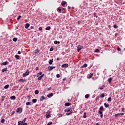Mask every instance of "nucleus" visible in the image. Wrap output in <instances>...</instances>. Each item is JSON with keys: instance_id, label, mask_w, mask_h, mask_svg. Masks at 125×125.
I'll return each mask as SVG.
<instances>
[{"instance_id": "4", "label": "nucleus", "mask_w": 125, "mask_h": 125, "mask_svg": "<svg viewBox=\"0 0 125 125\" xmlns=\"http://www.w3.org/2000/svg\"><path fill=\"white\" fill-rule=\"evenodd\" d=\"M56 67L55 66H48V70L50 71H52V70H53V69H55Z\"/></svg>"}, {"instance_id": "30", "label": "nucleus", "mask_w": 125, "mask_h": 125, "mask_svg": "<svg viewBox=\"0 0 125 125\" xmlns=\"http://www.w3.org/2000/svg\"><path fill=\"white\" fill-rule=\"evenodd\" d=\"M5 96H2V97H1V101L2 102L4 101V99H5Z\"/></svg>"}, {"instance_id": "60", "label": "nucleus", "mask_w": 125, "mask_h": 125, "mask_svg": "<svg viewBox=\"0 0 125 125\" xmlns=\"http://www.w3.org/2000/svg\"><path fill=\"white\" fill-rule=\"evenodd\" d=\"M30 28H31V29H34V26H31V27H30Z\"/></svg>"}, {"instance_id": "12", "label": "nucleus", "mask_w": 125, "mask_h": 125, "mask_svg": "<svg viewBox=\"0 0 125 125\" xmlns=\"http://www.w3.org/2000/svg\"><path fill=\"white\" fill-rule=\"evenodd\" d=\"M104 106L105 108H108V107H110V104H106V103H104Z\"/></svg>"}, {"instance_id": "29", "label": "nucleus", "mask_w": 125, "mask_h": 125, "mask_svg": "<svg viewBox=\"0 0 125 125\" xmlns=\"http://www.w3.org/2000/svg\"><path fill=\"white\" fill-rule=\"evenodd\" d=\"M35 53L36 54H38V53H40V50L39 49H36L35 50Z\"/></svg>"}, {"instance_id": "5", "label": "nucleus", "mask_w": 125, "mask_h": 125, "mask_svg": "<svg viewBox=\"0 0 125 125\" xmlns=\"http://www.w3.org/2000/svg\"><path fill=\"white\" fill-rule=\"evenodd\" d=\"M62 68H68L69 67V64L68 63H64L62 65Z\"/></svg>"}, {"instance_id": "23", "label": "nucleus", "mask_w": 125, "mask_h": 125, "mask_svg": "<svg viewBox=\"0 0 125 125\" xmlns=\"http://www.w3.org/2000/svg\"><path fill=\"white\" fill-rule=\"evenodd\" d=\"M50 29H51V27H50V26H47V27L45 28V30L46 31H49Z\"/></svg>"}, {"instance_id": "18", "label": "nucleus", "mask_w": 125, "mask_h": 125, "mask_svg": "<svg viewBox=\"0 0 125 125\" xmlns=\"http://www.w3.org/2000/svg\"><path fill=\"white\" fill-rule=\"evenodd\" d=\"M92 76H93V74L90 73L88 76V79H90V78H92Z\"/></svg>"}, {"instance_id": "55", "label": "nucleus", "mask_w": 125, "mask_h": 125, "mask_svg": "<svg viewBox=\"0 0 125 125\" xmlns=\"http://www.w3.org/2000/svg\"><path fill=\"white\" fill-rule=\"evenodd\" d=\"M122 111L124 112H125V108H122Z\"/></svg>"}, {"instance_id": "1", "label": "nucleus", "mask_w": 125, "mask_h": 125, "mask_svg": "<svg viewBox=\"0 0 125 125\" xmlns=\"http://www.w3.org/2000/svg\"><path fill=\"white\" fill-rule=\"evenodd\" d=\"M28 71H29V70H27L26 72H25L23 74L22 76L23 77V78L27 77V76H28L29 75V74H30V72H29Z\"/></svg>"}, {"instance_id": "52", "label": "nucleus", "mask_w": 125, "mask_h": 125, "mask_svg": "<svg viewBox=\"0 0 125 125\" xmlns=\"http://www.w3.org/2000/svg\"><path fill=\"white\" fill-rule=\"evenodd\" d=\"M28 125V124H27L26 123H22L21 124V125Z\"/></svg>"}, {"instance_id": "42", "label": "nucleus", "mask_w": 125, "mask_h": 125, "mask_svg": "<svg viewBox=\"0 0 125 125\" xmlns=\"http://www.w3.org/2000/svg\"><path fill=\"white\" fill-rule=\"evenodd\" d=\"M35 94H38L39 93V90H35Z\"/></svg>"}, {"instance_id": "40", "label": "nucleus", "mask_w": 125, "mask_h": 125, "mask_svg": "<svg viewBox=\"0 0 125 125\" xmlns=\"http://www.w3.org/2000/svg\"><path fill=\"white\" fill-rule=\"evenodd\" d=\"M104 87H105V85H102V86L100 87V89L102 90L103 88H104Z\"/></svg>"}, {"instance_id": "45", "label": "nucleus", "mask_w": 125, "mask_h": 125, "mask_svg": "<svg viewBox=\"0 0 125 125\" xmlns=\"http://www.w3.org/2000/svg\"><path fill=\"white\" fill-rule=\"evenodd\" d=\"M56 77H57V78H60V74H57Z\"/></svg>"}, {"instance_id": "64", "label": "nucleus", "mask_w": 125, "mask_h": 125, "mask_svg": "<svg viewBox=\"0 0 125 125\" xmlns=\"http://www.w3.org/2000/svg\"><path fill=\"white\" fill-rule=\"evenodd\" d=\"M95 125H99V124L96 123Z\"/></svg>"}, {"instance_id": "33", "label": "nucleus", "mask_w": 125, "mask_h": 125, "mask_svg": "<svg viewBox=\"0 0 125 125\" xmlns=\"http://www.w3.org/2000/svg\"><path fill=\"white\" fill-rule=\"evenodd\" d=\"M83 118H84V119H85V118H86V112H84L83 113Z\"/></svg>"}, {"instance_id": "11", "label": "nucleus", "mask_w": 125, "mask_h": 125, "mask_svg": "<svg viewBox=\"0 0 125 125\" xmlns=\"http://www.w3.org/2000/svg\"><path fill=\"white\" fill-rule=\"evenodd\" d=\"M30 27V24L28 23H27L25 25V29H28Z\"/></svg>"}, {"instance_id": "57", "label": "nucleus", "mask_w": 125, "mask_h": 125, "mask_svg": "<svg viewBox=\"0 0 125 125\" xmlns=\"http://www.w3.org/2000/svg\"><path fill=\"white\" fill-rule=\"evenodd\" d=\"M18 54H21V51H19L18 52Z\"/></svg>"}, {"instance_id": "49", "label": "nucleus", "mask_w": 125, "mask_h": 125, "mask_svg": "<svg viewBox=\"0 0 125 125\" xmlns=\"http://www.w3.org/2000/svg\"><path fill=\"white\" fill-rule=\"evenodd\" d=\"M26 120H27V118H25L23 120L22 122H24V123H25V122H26Z\"/></svg>"}, {"instance_id": "39", "label": "nucleus", "mask_w": 125, "mask_h": 125, "mask_svg": "<svg viewBox=\"0 0 125 125\" xmlns=\"http://www.w3.org/2000/svg\"><path fill=\"white\" fill-rule=\"evenodd\" d=\"M4 122H5V120H4V119H3L1 120V123L2 124H3V123H4Z\"/></svg>"}, {"instance_id": "43", "label": "nucleus", "mask_w": 125, "mask_h": 125, "mask_svg": "<svg viewBox=\"0 0 125 125\" xmlns=\"http://www.w3.org/2000/svg\"><path fill=\"white\" fill-rule=\"evenodd\" d=\"M30 104H31V103L30 102H27L26 103V105H27V106L30 105Z\"/></svg>"}, {"instance_id": "35", "label": "nucleus", "mask_w": 125, "mask_h": 125, "mask_svg": "<svg viewBox=\"0 0 125 125\" xmlns=\"http://www.w3.org/2000/svg\"><path fill=\"white\" fill-rule=\"evenodd\" d=\"M100 97H102V98H104V97H105V94H102L100 95Z\"/></svg>"}, {"instance_id": "3", "label": "nucleus", "mask_w": 125, "mask_h": 125, "mask_svg": "<svg viewBox=\"0 0 125 125\" xmlns=\"http://www.w3.org/2000/svg\"><path fill=\"white\" fill-rule=\"evenodd\" d=\"M50 117V111L48 110L46 113V118L47 119H49V117Z\"/></svg>"}, {"instance_id": "50", "label": "nucleus", "mask_w": 125, "mask_h": 125, "mask_svg": "<svg viewBox=\"0 0 125 125\" xmlns=\"http://www.w3.org/2000/svg\"><path fill=\"white\" fill-rule=\"evenodd\" d=\"M50 51H53V47H51L50 49Z\"/></svg>"}, {"instance_id": "56", "label": "nucleus", "mask_w": 125, "mask_h": 125, "mask_svg": "<svg viewBox=\"0 0 125 125\" xmlns=\"http://www.w3.org/2000/svg\"><path fill=\"white\" fill-rule=\"evenodd\" d=\"M68 109H65L64 110V112H65V113H68Z\"/></svg>"}, {"instance_id": "2", "label": "nucleus", "mask_w": 125, "mask_h": 125, "mask_svg": "<svg viewBox=\"0 0 125 125\" xmlns=\"http://www.w3.org/2000/svg\"><path fill=\"white\" fill-rule=\"evenodd\" d=\"M83 46H81V45H78L77 47V51L78 52H80V51H81V50H82V49L83 48Z\"/></svg>"}, {"instance_id": "22", "label": "nucleus", "mask_w": 125, "mask_h": 125, "mask_svg": "<svg viewBox=\"0 0 125 125\" xmlns=\"http://www.w3.org/2000/svg\"><path fill=\"white\" fill-rule=\"evenodd\" d=\"M42 73V72H39V73H38L36 75V77H37L38 78H39L40 76H41Z\"/></svg>"}, {"instance_id": "20", "label": "nucleus", "mask_w": 125, "mask_h": 125, "mask_svg": "<svg viewBox=\"0 0 125 125\" xmlns=\"http://www.w3.org/2000/svg\"><path fill=\"white\" fill-rule=\"evenodd\" d=\"M52 63H53V59H52V60H50L49 62V63L50 65H51Z\"/></svg>"}, {"instance_id": "14", "label": "nucleus", "mask_w": 125, "mask_h": 125, "mask_svg": "<svg viewBox=\"0 0 125 125\" xmlns=\"http://www.w3.org/2000/svg\"><path fill=\"white\" fill-rule=\"evenodd\" d=\"M19 82H20V83H23V82H26V80L25 79H21L19 80Z\"/></svg>"}, {"instance_id": "9", "label": "nucleus", "mask_w": 125, "mask_h": 125, "mask_svg": "<svg viewBox=\"0 0 125 125\" xmlns=\"http://www.w3.org/2000/svg\"><path fill=\"white\" fill-rule=\"evenodd\" d=\"M98 114H99V115H101V118H103V112L101 111V110L98 111Z\"/></svg>"}, {"instance_id": "17", "label": "nucleus", "mask_w": 125, "mask_h": 125, "mask_svg": "<svg viewBox=\"0 0 125 125\" xmlns=\"http://www.w3.org/2000/svg\"><path fill=\"white\" fill-rule=\"evenodd\" d=\"M7 71V67H6L2 69V73H4V72H6Z\"/></svg>"}, {"instance_id": "26", "label": "nucleus", "mask_w": 125, "mask_h": 125, "mask_svg": "<svg viewBox=\"0 0 125 125\" xmlns=\"http://www.w3.org/2000/svg\"><path fill=\"white\" fill-rule=\"evenodd\" d=\"M65 4H66V2L62 1L61 3V5H62V6H64Z\"/></svg>"}, {"instance_id": "21", "label": "nucleus", "mask_w": 125, "mask_h": 125, "mask_svg": "<svg viewBox=\"0 0 125 125\" xmlns=\"http://www.w3.org/2000/svg\"><path fill=\"white\" fill-rule=\"evenodd\" d=\"M7 63H8V62H4L1 63V65H4V66H5L6 65H7Z\"/></svg>"}, {"instance_id": "7", "label": "nucleus", "mask_w": 125, "mask_h": 125, "mask_svg": "<svg viewBox=\"0 0 125 125\" xmlns=\"http://www.w3.org/2000/svg\"><path fill=\"white\" fill-rule=\"evenodd\" d=\"M73 112H72V110H70V109L67 110V113H66L67 116H69V115H71Z\"/></svg>"}, {"instance_id": "46", "label": "nucleus", "mask_w": 125, "mask_h": 125, "mask_svg": "<svg viewBox=\"0 0 125 125\" xmlns=\"http://www.w3.org/2000/svg\"><path fill=\"white\" fill-rule=\"evenodd\" d=\"M95 52H99V49H96L95 50Z\"/></svg>"}, {"instance_id": "27", "label": "nucleus", "mask_w": 125, "mask_h": 125, "mask_svg": "<svg viewBox=\"0 0 125 125\" xmlns=\"http://www.w3.org/2000/svg\"><path fill=\"white\" fill-rule=\"evenodd\" d=\"M8 87H9V85L8 84H7L4 86V88H5V89H7Z\"/></svg>"}, {"instance_id": "38", "label": "nucleus", "mask_w": 125, "mask_h": 125, "mask_svg": "<svg viewBox=\"0 0 125 125\" xmlns=\"http://www.w3.org/2000/svg\"><path fill=\"white\" fill-rule=\"evenodd\" d=\"M88 97H89V94H86L85 95V98H88Z\"/></svg>"}, {"instance_id": "63", "label": "nucleus", "mask_w": 125, "mask_h": 125, "mask_svg": "<svg viewBox=\"0 0 125 125\" xmlns=\"http://www.w3.org/2000/svg\"><path fill=\"white\" fill-rule=\"evenodd\" d=\"M59 117H62V114H60Z\"/></svg>"}, {"instance_id": "53", "label": "nucleus", "mask_w": 125, "mask_h": 125, "mask_svg": "<svg viewBox=\"0 0 125 125\" xmlns=\"http://www.w3.org/2000/svg\"><path fill=\"white\" fill-rule=\"evenodd\" d=\"M58 11H59L60 12H61V10L59 8L57 9Z\"/></svg>"}, {"instance_id": "62", "label": "nucleus", "mask_w": 125, "mask_h": 125, "mask_svg": "<svg viewBox=\"0 0 125 125\" xmlns=\"http://www.w3.org/2000/svg\"><path fill=\"white\" fill-rule=\"evenodd\" d=\"M78 24H81V21H78Z\"/></svg>"}, {"instance_id": "13", "label": "nucleus", "mask_w": 125, "mask_h": 125, "mask_svg": "<svg viewBox=\"0 0 125 125\" xmlns=\"http://www.w3.org/2000/svg\"><path fill=\"white\" fill-rule=\"evenodd\" d=\"M44 99H45V97H44V96H42L40 98V100L41 101H43V100H44Z\"/></svg>"}, {"instance_id": "44", "label": "nucleus", "mask_w": 125, "mask_h": 125, "mask_svg": "<svg viewBox=\"0 0 125 125\" xmlns=\"http://www.w3.org/2000/svg\"><path fill=\"white\" fill-rule=\"evenodd\" d=\"M20 18H21V16H19V17L17 18V20L19 21L20 20Z\"/></svg>"}, {"instance_id": "37", "label": "nucleus", "mask_w": 125, "mask_h": 125, "mask_svg": "<svg viewBox=\"0 0 125 125\" xmlns=\"http://www.w3.org/2000/svg\"><path fill=\"white\" fill-rule=\"evenodd\" d=\"M113 28H114V29H118V26H117V25L114 24L113 25Z\"/></svg>"}, {"instance_id": "58", "label": "nucleus", "mask_w": 125, "mask_h": 125, "mask_svg": "<svg viewBox=\"0 0 125 125\" xmlns=\"http://www.w3.org/2000/svg\"><path fill=\"white\" fill-rule=\"evenodd\" d=\"M36 70H39V67H36Z\"/></svg>"}, {"instance_id": "8", "label": "nucleus", "mask_w": 125, "mask_h": 125, "mask_svg": "<svg viewBox=\"0 0 125 125\" xmlns=\"http://www.w3.org/2000/svg\"><path fill=\"white\" fill-rule=\"evenodd\" d=\"M125 115V113H120L115 114V117H119V116H124Z\"/></svg>"}, {"instance_id": "25", "label": "nucleus", "mask_w": 125, "mask_h": 125, "mask_svg": "<svg viewBox=\"0 0 125 125\" xmlns=\"http://www.w3.org/2000/svg\"><path fill=\"white\" fill-rule=\"evenodd\" d=\"M112 80H113V78L112 77L109 78L108 79V83H111V82H112Z\"/></svg>"}, {"instance_id": "48", "label": "nucleus", "mask_w": 125, "mask_h": 125, "mask_svg": "<svg viewBox=\"0 0 125 125\" xmlns=\"http://www.w3.org/2000/svg\"><path fill=\"white\" fill-rule=\"evenodd\" d=\"M39 30L40 31H42V27H40L39 28Z\"/></svg>"}, {"instance_id": "47", "label": "nucleus", "mask_w": 125, "mask_h": 125, "mask_svg": "<svg viewBox=\"0 0 125 125\" xmlns=\"http://www.w3.org/2000/svg\"><path fill=\"white\" fill-rule=\"evenodd\" d=\"M54 43L55 44H57V43H58V41H54Z\"/></svg>"}, {"instance_id": "24", "label": "nucleus", "mask_w": 125, "mask_h": 125, "mask_svg": "<svg viewBox=\"0 0 125 125\" xmlns=\"http://www.w3.org/2000/svg\"><path fill=\"white\" fill-rule=\"evenodd\" d=\"M65 106H70L71 105V103H66L64 104Z\"/></svg>"}, {"instance_id": "16", "label": "nucleus", "mask_w": 125, "mask_h": 125, "mask_svg": "<svg viewBox=\"0 0 125 125\" xmlns=\"http://www.w3.org/2000/svg\"><path fill=\"white\" fill-rule=\"evenodd\" d=\"M86 67H87V64L84 63L81 66V68H86Z\"/></svg>"}, {"instance_id": "36", "label": "nucleus", "mask_w": 125, "mask_h": 125, "mask_svg": "<svg viewBox=\"0 0 125 125\" xmlns=\"http://www.w3.org/2000/svg\"><path fill=\"white\" fill-rule=\"evenodd\" d=\"M32 102L33 103H36L37 102V99H34L33 100H32Z\"/></svg>"}, {"instance_id": "51", "label": "nucleus", "mask_w": 125, "mask_h": 125, "mask_svg": "<svg viewBox=\"0 0 125 125\" xmlns=\"http://www.w3.org/2000/svg\"><path fill=\"white\" fill-rule=\"evenodd\" d=\"M52 125V122L48 123L47 125Z\"/></svg>"}, {"instance_id": "10", "label": "nucleus", "mask_w": 125, "mask_h": 125, "mask_svg": "<svg viewBox=\"0 0 125 125\" xmlns=\"http://www.w3.org/2000/svg\"><path fill=\"white\" fill-rule=\"evenodd\" d=\"M52 96H53V93H51L47 95L48 98H50V97H52Z\"/></svg>"}, {"instance_id": "54", "label": "nucleus", "mask_w": 125, "mask_h": 125, "mask_svg": "<svg viewBox=\"0 0 125 125\" xmlns=\"http://www.w3.org/2000/svg\"><path fill=\"white\" fill-rule=\"evenodd\" d=\"M117 50H118V51H121V48L118 47V49H117Z\"/></svg>"}, {"instance_id": "32", "label": "nucleus", "mask_w": 125, "mask_h": 125, "mask_svg": "<svg viewBox=\"0 0 125 125\" xmlns=\"http://www.w3.org/2000/svg\"><path fill=\"white\" fill-rule=\"evenodd\" d=\"M22 124H23V121L18 122V125H22Z\"/></svg>"}, {"instance_id": "6", "label": "nucleus", "mask_w": 125, "mask_h": 125, "mask_svg": "<svg viewBox=\"0 0 125 125\" xmlns=\"http://www.w3.org/2000/svg\"><path fill=\"white\" fill-rule=\"evenodd\" d=\"M16 112L17 113H19L20 114H21V113H22V109H21V108L19 107L17 108Z\"/></svg>"}, {"instance_id": "61", "label": "nucleus", "mask_w": 125, "mask_h": 125, "mask_svg": "<svg viewBox=\"0 0 125 125\" xmlns=\"http://www.w3.org/2000/svg\"><path fill=\"white\" fill-rule=\"evenodd\" d=\"M94 17H96L97 18L98 17V16H95V15H94Z\"/></svg>"}, {"instance_id": "41", "label": "nucleus", "mask_w": 125, "mask_h": 125, "mask_svg": "<svg viewBox=\"0 0 125 125\" xmlns=\"http://www.w3.org/2000/svg\"><path fill=\"white\" fill-rule=\"evenodd\" d=\"M13 42H17V38H15L13 39Z\"/></svg>"}, {"instance_id": "19", "label": "nucleus", "mask_w": 125, "mask_h": 125, "mask_svg": "<svg viewBox=\"0 0 125 125\" xmlns=\"http://www.w3.org/2000/svg\"><path fill=\"white\" fill-rule=\"evenodd\" d=\"M15 57L16 59H18V60H20V56H19V55H16L15 56Z\"/></svg>"}, {"instance_id": "31", "label": "nucleus", "mask_w": 125, "mask_h": 125, "mask_svg": "<svg viewBox=\"0 0 125 125\" xmlns=\"http://www.w3.org/2000/svg\"><path fill=\"white\" fill-rule=\"evenodd\" d=\"M107 101L108 102H111V101H112V98L111 97L108 98L107 99Z\"/></svg>"}, {"instance_id": "15", "label": "nucleus", "mask_w": 125, "mask_h": 125, "mask_svg": "<svg viewBox=\"0 0 125 125\" xmlns=\"http://www.w3.org/2000/svg\"><path fill=\"white\" fill-rule=\"evenodd\" d=\"M10 98L12 100H15L16 99V97H15V96H12Z\"/></svg>"}, {"instance_id": "28", "label": "nucleus", "mask_w": 125, "mask_h": 125, "mask_svg": "<svg viewBox=\"0 0 125 125\" xmlns=\"http://www.w3.org/2000/svg\"><path fill=\"white\" fill-rule=\"evenodd\" d=\"M42 79V76L41 75L38 78V81H41Z\"/></svg>"}, {"instance_id": "34", "label": "nucleus", "mask_w": 125, "mask_h": 125, "mask_svg": "<svg viewBox=\"0 0 125 125\" xmlns=\"http://www.w3.org/2000/svg\"><path fill=\"white\" fill-rule=\"evenodd\" d=\"M104 109L103 106H101L99 109V111H103Z\"/></svg>"}, {"instance_id": "59", "label": "nucleus", "mask_w": 125, "mask_h": 125, "mask_svg": "<svg viewBox=\"0 0 125 125\" xmlns=\"http://www.w3.org/2000/svg\"><path fill=\"white\" fill-rule=\"evenodd\" d=\"M43 76H44V74H41V76L43 78Z\"/></svg>"}]
</instances>
